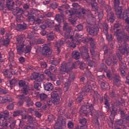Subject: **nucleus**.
Here are the masks:
<instances>
[{
    "instance_id": "nucleus-47",
    "label": "nucleus",
    "mask_w": 129,
    "mask_h": 129,
    "mask_svg": "<svg viewBox=\"0 0 129 129\" xmlns=\"http://www.w3.org/2000/svg\"><path fill=\"white\" fill-rule=\"evenodd\" d=\"M34 14H35V13H34V11H33L27 17V20L29 22H33V21H35V16H34Z\"/></svg>"
},
{
    "instance_id": "nucleus-13",
    "label": "nucleus",
    "mask_w": 129,
    "mask_h": 129,
    "mask_svg": "<svg viewBox=\"0 0 129 129\" xmlns=\"http://www.w3.org/2000/svg\"><path fill=\"white\" fill-rule=\"evenodd\" d=\"M119 51L122 55L129 53V45L128 44H124V46L119 47Z\"/></svg>"
},
{
    "instance_id": "nucleus-4",
    "label": "nucleus",
    "mask_w": 129,
    "mask_h": 129,
    "mask_svg": "<svg viewBox=\"0 0 129 129\" xmlns=\"http://www.w3.org/2000/svg\"><path fill=\"white\" fill-rule=\"evenodd\" d=\"M18 85L19 87L22 88L21 91L25 95H27V94L29 93V91H30V86L29 84L26 83V82L21 80L19 81Z\"/></svg>"
},
{
    "instance_id": "nucleus-5",
    "label": "nucleus",
    "mask_w": 129,
    "mask_h": 129,
    "mask_svg": "<svg viewBox=\"0 0 129 129\" xmlns=\"http://www.w3.org/2000/svg\"><path fill=\"white\" fill-rule=\"evenodd\" d=\"M73 8H74L75 10V13L77 15H79L81 17H84L86 12H85V9L84 8H82L80 7V6L78 4V3H74L72 5Z\"/></svg>"
},
{
    "instance_id": "nucleus-59",
    "label": "nucleus",
    "mask_w": 129,
    "mask_h": 129,
    "mask_svg": "<svg viewBox=\"0 0 129 129\" xmlns=\"http://www.w3.org/2000/svg\"><path fill=\"white\" fill-rule=\"evenodd\" d=\"M33 24L34 25H40V24H42V20L40 18H37L36 20L34 19Z\"/></svg>"
},
{
    "instance_id": "nucleus-53",
    "label": "nucleus",
    "mask_w": 129,
    "mask_h": 129,
    "mask_svg": "<svg viewBox=\"0 0 129 129\" xmlns=\"http://www.w3.org/2000/svg\"><path fill=\"white\" fill-rule=\"evenodd\" d=\"M79 122L81 123V124H82V125H87V119L85 118H82L79 119Z\"/></svg>"
},
{
    "instance_id": "nucleus-46",
    "label": "nucleus",
    "mask_w": 129,
    "mask_h": 129,
    "mask_svg": "<svg viewBox=\"0 0 129 129\" xmlns=\"http://www.w3.org/2000/svg\"><path fill=\"white\" fill-rule=\"evenodd\" d=\"M49 73H57V68L55 66H50L49 68Z\"/></svg>"
},
{
    "instance_id": "nucleus-33",
    "label": "nucleus",
    "mask_w": 129,
    "mask_h": 129,
    "mask_svg": "<svg viewBox=\"0 0 129 129\" xmlns=\"http://www.w3.org/2000/svg\"><path fill=\"white\" fill-rule=\"evenodd\" d=\"M47 41H53L55 39V36L53 32H49L46 36Z\"/></svg>"
},
{
    "instance_id": "nucleus-10",
    "label": "nucleus",
    "mask_w": 129,
    "mask_h": 129,
    "mask_svg": "<svg viewBox=\"0 0 129 129\" xmlns=\"http://www.w3.org/2000/svg\"><path fill=\"white\" fill-rule=\"evenodd\" d=\"M59 71L60 72H64V73H67V74H69L71 70L69 67V64L67 63L66 62L63 61L61 64L60 67Z\"/></svg>"
},
{
    "instance_id": "nucleus-22",
    "label": "nucleus",
    "mask_w": 129,
    "mask_h": 129,
    "mask_svg": "<svg viewBox=\"0 0 129 129\" xmlns=\"http://www.w3.org/2000/svg\"><path fill=\"white\" fill-rule=\"evenodd\" d=\"M10 42H11V40H10V36H8L5 39L3 38L0 39V45H3V46H9Z\"/></svg>"
},
{
    "instance_id": "nucleus-45",
    "label": "nucleus",
    "mask_w": 129,
    "mask_h": 129,
    "mask_svg": "<svg viewBox=\"0 0 129 129\" xmlns=\"http://www.w3.org/2000/svg\"><path fill=\"white\" fill-rule=\"evenodd\" d=\"M101 86L103 89H109V84H108V83L102 82L101 83Z\"/></svg>"
},
{
    "instance_id": "nucleus-63",
    "label": "nucleus",
    "mask_w": 129,
    "mask_h": 129,
    "mask_svg": "<svg viewBox=\"0 0 129 129\" xmlns=\"http://www.w3.org/2000/svg\"><path fill=\"white\" fill-rule=\"evenodd\" d=\"M50 62L52 65H54L55 67L57 66L60 63V61L58 60H51Z\"/></svg>"
},
{
    "instance_id": "nucleus-26",
    "label": "nucleus",
    "mask_w": 129,
    "mask_h": 129,
    "mask_svg": "<svg viewBox=\"0 0 129 129\" xmlns=\"http://www.w3.org/2000/svg\"><path fill=\"white\" fill-rule=\"evenodd\" d=\"M25 39V35H19L16 37V43L17 44H24V42L25 40H24Z\"/></svg>"
},
{
    "instance_id": "nucleus-31",
    "label": "nucleus",
    "mask_w": 129,
    "mask_h": 129,
    "mask_svg": "<svg viewBox=\"0 0 129 129\" xmlns=\"http://www.w3.org/2000/svg\"><path fill=\"white\" fill-rule=\"evenodd\" d=\"M45 24L48 26L49 28H52V27H54L55 22L51 19H47L45 21Z\"/></svg>"
},
{
    "instance_id": "nucleus-28",
    "label": "nucleus",
    "mask_w": 129,
    "mask_h": 129,
    "mask_svg": "<svg viewBox=\"0 0 129 129\" xmlns=\"http://www.w3.org/2000/svg\"><path fill=\"white\" fill-rule=\"evenodd\" d=\"M85 74L87 77V79H88V80H90V82H91V83L92 84V82L94 81V76L92 75V74H91V72H90V71H88L85 73Z\"/></svg>"
},
{
    "instance_id": "nucleus-42",
    "label": "nucleus",
    "mask_w": 129,
    "mask_h": 129,
    "mask_svg": "<svg viewBox=\"0 0 129 129\" xmlns=\"http://www.w3.org/2000/svg\"><path fill=\"white\" fill-rule=\"evenodd\" d=\"M58 111L59 112V114L60 115H63V114H65L66 108L65 107H59L57 109Z\"/></svg>"
},
{
    "instance_id": "nucleus-17",
    "label": "nucleus",
    "mask_w": 129,
    "mask_h": 129,
    "mask_svg": "<svg viewBox=\"0 0 129 129\" xmlns=\"http://www.w3.org/2000/svg\"><path fill=\"white\" fill-rule=\"evenodd\" d=\"M115 15H114L113 12L107 13V20L108 22L112 23L115 21Z\"/></svg>"
},
{
    "instance_id": "nucleus-62",
    "label": "nucleus",
    "mask_w": 129,
    "mask_h": 129,
    "mask_svg": "<svg viewBox=\"0 0 129 129\" xmlns=\"http://www.w3.org/2000/svg\"><path fill=\"white\" fill-rule=\"evenodd\" d=\"M68 127L69 129H72L74 127V123L72 121H69L68 122Z\"/></svg>"
},
{
    "instance_id": "nucleus-57",
    "label": "nucleus",
    "mask_w": 129,
    "mask_h": 129,
    "mask_svg": "<svg viewBox=\"0 0 129 129\" xmlns=\"http://www.w3.org/2000/svg\"><path fill=\"white\" fill-rule=\"evenodd\" d=\"M8 100H10L8 99H7V97L0 96V103H6V102H9Z\"/></svg>"
},
{
    "instance_id": "nucleus-6",
    "label": "nucleus",
    "mask_w": 129,
    "mask_h": 129,
    "mask_svg": "<svg viewBox=\"0 0 129 129\" xmlns=\"http://www.w3.org/2000/svg\"><path fill=\"white\" fill-rule=\"evenodd\" d=\"M87 31L88 33H89V35H90V36L96 37L99 32V28L97 26H87Z\"/></svg>"
},
{
    "instance_id": "nucleus-23",
    "label": "nucleus",
    "mask_w": 129,
    "mask_h": 129,
    "mask_svg": "<svg viewBox=\"0 0 129 129\" xmlns=\"http://www.w3.org/2000/svg\"><path fill=\"white\" fill-rule=\"evenodd\" d=\"M64 45V41L63 39L60 40L59 41H56L55 42V47L57 48V51L58 54L60 53V48Z\"/></svg>"
},
{
    "instance_id": "nucleus-1",
    "label": "nucleus",
    "mask_w": 129,
    "mask_h": 129,
    "mask_svg": "<svg viewBox=\"0 0 129 129\" xmlns=\"http://www.w3.org/2000/svg\"><path fill=\"white\" fill-rule=\"evenodd\" d=\"M83 43H89L91 46L90 53L92 55V58L94 59L96 61L99 60V52H95V49H96V45H95V41L92 37L86 38L83 41Z\"/></svg>"
},
{
    "instance_id": "nucleus-64",
    "label": "nucleus",
    "mask_w": 129,
    "mask_h": 129,
    "mask_svg": "<svg viewBox=\"0 0 129 129\" xmlns=\"http://www.w3.org/2000/svg\"><path fill=\"white\" fill-rule=\"evenodd\" d=\"M54 129H62V125L59 122H56L54 125Z\"/></svg>"
},
{
    "instance_id": "nucleus-58",
    "label": "nucleus",
    "mask_w": 129,
    "mask_h": 129,
    "mask_svg": "<svg viewBox=\"0 0 129 129\" xmlns=\"http://www.w3.org/2000/svg\"><path fill=\"white\" fill-rule=\"evenodd\" d=\"M75 79V74H74V73H73L70 74L68 80H69V81L72 82Z\"/></svg>"
},
{
    "instance_id": "nucleus-61",
    "label": "nucleus",
    "mask_w": 129,
    "mask_h": 129,
    "mask_svg": "<svg viewBox=\"0 0 129 129\" xmlns=\"http://www.w3.org/2000/svg\"><path fill=\"white\" fill-rule=\"evenodd\" d=\"M15 127H16V121L10 122L9 124V128L15 129Z\"/></svg>"
},
{
    "instance_id": "nucleus-36",
    "label": "nucleus",
    "mask_w": 129,
    "mask_h": 129,
    "mask_svg": "<svg viewBox=\"0 0 129 129\" xmlns=\"http://www.w3.org/2000/svg\"><path fill=\"white\" fill-rule=\"evenodd\" d=\"M39 98L41 101H47L48 100V95L45 93H41L39 94Z\"/></svg>"
},
{
    "instance_id": "nucleus-9",
    "label": "nucleus",
    "mask_w": 129,
    "mask_h": 129,
    "mask_svg": "<svg viewBox=\"0 0 129 129\" xmlns=\"http://www.w3.org/2000/svg\"><path fill=\"white\" fill-rule=\"evenodd\" d=\"M80 54L83 59L86 60H89L90 56H89V53H88V48L86 47L83 46L80 49Z\"/></svg>"
},
{
    "instance_id": "nucleus-48",
    "label": "nucleus",
    "mask_w": 129,
    "mask_h": 129,
    "mask_svg": "<svg viewBox=\"0 0 129 129\" xmlns=\"http://www.w3.org/2000/svg\"><path fill=\"white\" fill-rule=\"evenodd\" d=\"M75 64L76 65H80V68L82 70H84V68H85V63L83 62H81L80 61L78 60L76 61Z\"/></svg>"
},
{
    "instance_id": "nucleus-15",
    "label": "nucleus",
    "mask_w": 129,
    "mask_h": 129,
    "mask_svg": "<svg viewBox=\"0 0 129 129\" xmlns=\"http://www.w3.org/2000/svg\"><path fill=\"white\" fill-rule=\"evenodd\" d=\"M114 9L115 12V15L117 16L118 19H121L122 13V7L119 6H114Z\"/></svg>"
},
{
    "instance_id": "nucleus-43",
    "label": "nucleus",
    "mask_w": 129,
    "mask_h": 129,
    "mask_svg": "<svg viewBox=\"0 0 129 129\" xmlns=\"http://www.w3.org/2000/svg\"><path fill=\"white\" fill-rule=\"evenodd\" d=\"M115 122L116 124L120 125V126L124 125V121L123 120V119H117L115 121Z\"/></svg>"
},
{
    "instance_id": "nucleus-14",
    "label": "nucleus",
    "mask_w": 129,
    "mask_h": 129,
    "mask_svg": "<svg viewBox=\"0 0 129 129\" xmlns=\"http://www.w3.org/2000/svg\"><path fill=\"white\" fill-rule=\"evenodd\" d=\"M110 115L109 117H113L115 118V115H117V112L118 109H117V106L113 105L109 108Z\"/></svg>"
},
{
    "instance_id": "nucleus-8",
    "label": "nucleus",
    "mask_w": 129,
    "mask_h": 129,
    "mask_svg": "<svg viewBox=\"0 0 129 129\" xmlns=\"http://www.w3.org/2000/svg\"><path fill=\"white\" fill-rule=\"evenodd\" d=\"M91 85H93V84H92L91 82H87V85L82 89V91L80 92V93L81 94H85V93L91 92L92 91V87Z\"/></svg>"
},
{
    "instance_id": "nucleus-21",
    "label": "nucleus",
    "mask_w": 129,
    "mask_h": 129,
    "mask_svg": "<svg viewBox=\"0 0 129 129\" xmlns=\"http://www.w3.org/2000/svg\"><path fill=\"white\" fill-rule=\"evenodd\" d=\"M64 18H65V15L63 13H61L60 15L56 14L55 16L54 20L58 22V24H61L62 21H64Z\"/></svg>"
},
{
    "instance_id": "nucleus-56",
    "label": "nucleus",
    "mask_w": 129,
    "mask_h": 129,
    "mask_svg": "<svg viewBox=\"0 0 129 129\" xmlns=\"http://www.w3.org/2000/svg\"><path fill=\"white\" fill-rule=\"evenodd\" d=\"M104 104L106 106H109V103H108V96L106 94L104 95Z\"/></svg>"
},
{
    "instance_id": "nucleus-60",
    "label": "nucleus",
    "mask_w": 129,
    "mask_h": 129,
    "mask_svg": "<svg viewBox=\"0 0 129 129\" xmlns=\"http://www.w3.org/2000/svg\"><path fill=\"white\" fill-rule=\"evenodd\" d=\"M119 65V70H125V68H126V64L122 61L120 63Z\"/></svg>"
},
{
    "instance_id": "nucleus-30",
    "label": "nucleus",
    "mask_w": 129,
    "mask_h": 129,
    "mask_svg": "<svg viewBox=\"0 0 129 129\" xmlns=\"http://www.w3.org/2000/svg\"><path fill=\"white\" fill-rule=\"evenodd\" d=\"M69 40L71 41V42H70L69 46L70 48H76V43H74V38H73V36L71 35L69 37Z\"/></svg>"
},
{
    "instance_id": "nucleus-49",
    "label": "nucleus",
    "mask_w": 129,
    "mask_h": 129,
    "mask_svg": "<svg viewBox=\"0 0 129 129\" xmlns=\"http://www.w3.org/2000/svg\"><path fill=\"white\" fill-rule=\"evenodd\" d=\"M99 70L101 72L102 71H104V72H106L107 71V67L104 63H101L100 64Z\"/></svg>"
},
{
    "instance_id": "nucleus-55",
    "label": "nucleus",
    "mask_w": 129,
    "mask_h": 129,
    "mask_svg": "<svg viewBox=\"0 0 129 129\" xmlns=\"http://www.w3.org/2000/svg\"><path fill=\"white\" fill-rule=\"evenodd\" d=\"M122 19L123 20H126V19H129V12L127 11H124L122 14Z\"/></svg>"
},
{
    "instance_id": "nucleus-34",
    "label": "nucleus",
    "mask_w": 129,
    "mask_h": 129,
    "mask_svg": "<svg viewBox=\"0 0 129 129\" xmlns=\"http://www.w3.org/2000/svg\"><path fill=\"white\" fill-rule=\"evenodd\" d=\"M9 60H12V64H15L16 60H15V53L12 50H10L9 52Z\"/></svg>"
},
{
    "instance_id": "nucleus-40",
    "label": "nucleus",
    "mask_w": 129,
    "mask_h": 129,
    "mask_svg": "<svg viewBox=\"0 0 129 129\" xmlns=\"http://www.w3.org/2000/svg\"><path fill=\"white\" fill-rule=\"evenodd\" d=\"M112 64L113 66H116V65H117V62H118V60H117V58L116 57V56H115V55L113 54L112 55Z\"/></svg>"
},
{
    "instance_id": "nucleus-44",
    "label": "nucleus",
    "mask_w": 129,
    "mask_h": 129,
    "mask_svg": "<svg viewBox=\"0 0 129 129\" xmlns=\"http://www.w3.org/2000/svg\"><path fill=\"white\" fill-rule=\"evenodd\" d=\"M24 111H23L22 110H18L17 111H14L13 113L14 117H16L17 116H19L20 115H21V114H23V113H24Z\"/></svg>"
},
{
    "instance_id": "nucleus-51",
    "label": "nucleus",
    "mask_w": 129,
    "mask_h": 129,
    "mask_svg": "<svg viewBox=\"0 0 129 129\" xmlns=\"http://www.w3.org/2000/svg\"><path fill=\"white\" fill-rule=\"evenodd\" d=\"M17 27L19 30H27V24L25 23H24V25L21 24H17Z\"/></svg>"
},
{
    "instance_id": "nucleus-41",
    "label": "nucleus",
    "mask_w": 129,
    "mask_h": 129,
    "mask_svg": "<svg viewBox=\"0 0 129 129\" xmlns=\"http://www.w3.org/2000/svg\"><path fill=\"white\" fill-rule=\"evenodd\" d=\"M72 82H71V81H69V80H68V81H67V82L65 83L64 87L63 89L65 92H67L68 89H69V86H70L71 85Z\"/></svg>"
},
{
    "instance_id": "nucleus-54",
    "label": "nucleus",
    "mask_w": 129,
    "mask_h": 129,
    "mask_svg": "<svg viewBox=\"0 0 129 129\" xmlns=\"http://www.w3.org/2000/svg\"><path fill=\"white\" fill-rule=\"evenodd\" d=\"M119 112H120V117L122 119H124L126 115H127V114H125V112H124V111L122 110V109H119Z\"/></svg>"
},
{
    "instance_id": "nucleus-37",
    "label": "nucleus",
    "mask_w": 129,
    "mask_h": 129,
    "mask_svg": "<svg viewBox=\"0 0 129 129\" xmlns=\"http://www.w3.org/2000/svg\"><path fill=\"white\" fill-rule=\"evenodd\" d=\"M72 57L76 60H78L80 58V53L77 50L74 51L72 52Z\"/></svg>"
},
{
    "instance_id": "nucleus-20",
    "label": "nucleus",
    "mask_w": 129,
    "mask_h": 129,
    "mask_svg": "<svg viewBox=\"0 0 129 129\" xmlns=\"http://www.w3.org/2000/svg\"><path fill=\"white\" fill-rule=\"evenodd\" d=\"M12 13L14 16H17V15H21L24 14V10L19 7H16L12 11Z\"/></svg>"
},
{
    "instance_id": "nucleus-38",
    "label": "nucleus",
    "mask_w": 129,
    "mask_h": 129,
    "mask_svg": "<svg viewBox=\"0 0 129 129\" xmlns=\"http://www.w3.org/2000/svg\"><path fill=\"white\" fill-rule=\"evenodd\" d=\"M51 96L52 98H53L54 102H57L58 100H59V95L58 93H54L52 92L51 94Z\"/></svg>"
},
{
    "instance_id": "nucleus-50",
    "label": "nucleus",
    "mask_w": 129,
    "mask_h": 129,
    "mask_svg": "<svg viewBox=\"0 0 129 129\" xmlns=\"http://www.w3.org/2000/svg\"><path fill=\"white\" fill-rule=\"evenodd\" d=\"M6 4V0H0V11H4L6 9L5 4Z\"/></svg>"
},
{
    "instance_id": "nucleus-52",
    "label": "nucleus",
    "mask_w": 129,
    "mask_h": 129,
    "mask_svg": "<svg viewBox=\"0 0 129 129\" xmlns=\"http://www.w3.org/2000/svg\"><path fill=\"white\" fill-rule=\"evenodd\" d=\"M110 121L108 122V125L109 127L112 128L113 127V122L114 121V118L112 117H109Z\"/></svg>"
},
{
    "instance_id": "nucleus-27",
    "label": "nucleus",
    "mask_w": 129,
    "mask_h": 129,
    "mask_svg": "<svg viewBox=\"0 0 129 129\" xmlns=\"http://www.w3.org/2000/svg\"><path fill=\"white\" fill-rule=\"evenodd\" d=\"M24 47H25L24 43L17 46V52L19 55H23V53H24Z\"/></svg>"
},
{
    "instance_id": "nucleus-11",
    "label": "nucleus",
    "mask_w": 129,
    "mask_h": 129,
    "mask_svg": "<svg viewBox=\"0 0 129 129\" xmlns=\"http://www.w3.org/2000/svg\"><path fill=\"white\" fill-rule=\"evenodd\" d=\"M25 94L23 95H19V97H21L20 99H24V100H25L26 101V106H33L34 105V102H33V101L31 99V98L28 96H25Z\"/></svg>"
},
{
    "instance_id": "nucleus-16",
    "label": "nucleus",
    "mask_w": 129,
    "mask_h": 129,
    "mask_svg": "<svg viewBox=\"0 0 129 129\" xmlns=\"http://www.w3.org/2000/svg\"><path fill=\"white\" fill-rule=\"evenodd\" d=\"M15 7V2L13 0H6V4L5 8H7L9 11H12L14 10Z\"/></svg>"
},
{
    "instance_id": "nucleus-24",
    "label": "nucleus",
    "mask_w": 129,
    "mask_h": 129,
    "mask_svg": "<svg viewBox=\"0 0 129 129\" xmlns=\"http://www.w3.org/2000/svg\"><path fill=\"white\" fill-rule=\"evenodd\" d=\"M87 11L89 15H90L91 16V17H89L87 21L89 22V24L90 25H92V24H93V22L95 21V18L93 16V14H91V11H90V10H88Z\"/></svg>"
},
{
    "instance_id": "nucleus-3",
    "label": "nucleus",
    "mask_w": 129,
    "mask_h": 129,
    "mask_svg": "<svg viewBox=\"0 0 129 129\" xmlns=\"http://www.w3.org/2000/svg\"><path fill=\"white\" fill-rule=\"evenodd\" d=\"M117 34V40L119 43L125 45L127 42H129V36L127 33L121 31L120 29H117L115 31Z\"/></svg>"
},
{
    "instance_id": "nucleus-19",
    "label": "nucleus",
    "mask_w": 129,
    "mask_h": 129,
    "mask_svg": "<svg viewBox=\"0 0 129 129\" xmlns=\"http://www.w3.org/2000/svg\"><path fill=\"white\" fill-rule=\"evenodd\" d=\"M43 87L44 90L46 91H52V90L54 89V86L53 85V84L49 82L44 84Z\"/></svg>"
},
{
    "instance_id": "nucleus-32",
    "label": "nucleus",
    "mask_w": 129,
    "mask_h": 129,
    "mask_svg": "<svg viewBox=\"0 0 129 129\" xmlns=\"http://www.w3.org/2000/svg\"><path fill=\"white\" fill-rule=\"evenodd\" d=\"M10 115V113L9 112V111L6 110L1 113L0 114V120L2 119V118H4V119H7V117Z\"/></svg>"
},
{
    "instance_id": "nucleus-12",
    "label": "nucleus",
    "mask_w": 129,
    "mask_h": 129,
    "mask_svg": "<svg viewBox=\"0 0 129 129\" xmlns=\"http://www.w3.org/2000/svg\"><path fill=\"white\" fill-rule=\"evenodd\" d=\"M44 79H45V77L43 74L40 75V74L36 73H33L32 74L31 80H36V81H39V80L43 81Z\"/></svg>"
},
{
    "instance_id": "nucleus-18",
    "label": "nucleus",
    "mask_w": 129,
    "mask_h": 129,
    "mask_svg": "<svg viewBox=\"0 0 129 129\" xmlns=\"http://www.w3.org/2000/svg\"><path fill=\"white\" fill-rule=\"evenodd\" d=\"M10 119H4V120H0V125L4 128H9Z\"/></svg>"
},
{
    "instance_id": "nucleus-29",
    "label": "nucleus",
    "mask_w": 129,
    "mask_h": 129,
    "mask_svg": "<svg viewBox=\"0 0 129 129\" xmlns=\"http://www.w3.org/2000/svg\"><path fill=\"white\" fill-rule=\"evenodd\" d=\"M42 82H43V81H42V80L35 81L34 82V88H35V89H36L37 90H40V89L39 88V87H41Z\"/></svg>"
},
{
    "instance_id": "nucleus-35",
    "label": "nucleus",
    "mask_w": 129,
    "mask_h": 129,
    "mask_svg": "<svg viewBox=\"0 0 129 129\" xmlns=\"http://www.w3.org/2000/svg\"><path fill=\"white\" fill-rule=\"evenodd\" d=\"M90 5L92 7V11H94V12H98L99 7L97 6V3L93 2V3H91Z\"/></svg>"
},
{
    "instance_id": "nucleus-39",
    "label": "nucleus",
    "mask_w": 129,
    "mask_h": 129,
    "mask_svg": "<svg viewBox=\"0 0 129 129\" xmlns=\"http://www.w3.org/2000/svg\"><path fill=\"white\" fill-rule=\"evenodd\" d=\"M94 94L93 95V98H94L93 102L94 103H95L96 101H98V99L100 98V95H99L98 92L96 91H94Z\"/></svg>"
},
{
    "instance_id": "nucleus-25",
    "label": "nucleus",
    "mask_w": 129,
    "mask_h": 129,
    "mask_svg": "<svg viewBox=\"0 0 129 129\" xmlns=\"http://www.w3.org/2000/svg\"><path fill=\"white\" fill-rule=\"evenodd\" d=\"M71 27L68 26V23H65L63 25L62 30L65 32V34L69 35L71 33Z\"/></svg>"
},
{
    "instance_id": "nucleus-2",
    "label": "nucleus",
    "mask_w": 129,
    "mask_h": 129,
    "mask_svg": "<svg viewBox=\"0 0 129 129\" xmlns=\"http://www.w3.org/2000/svg\"><path fill=\"white\" fill-rule=\"evenodd\" d=\"M80 113L85 114L86 116H87L88 114H90L92 116H94L96 117V120L98 121V117H99V111H96L94 109L92 104L91 105H86L82 106L80 110Z\"/></svg>"
},
{
    "instance_id": "nucleus-7",
    "label": "nucleus",
    "mask_w": 129,
    "mask_h": 129,
    "mask_svg": "<svg viewBox=\"0 0 129 129\" xmlns=\"http://www.w3.org/2000/svg\"><path fill=\"white\" fill-rule=\"evenodd\" d=\"M41 54L42 56L44 57H50L51 54H52V51H51V49L49 47L48 44H45L42 47Z\"/></svg>"
}]
</instances>
